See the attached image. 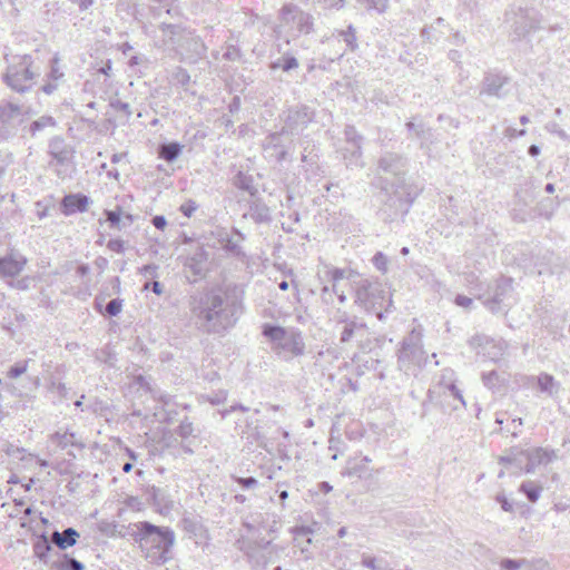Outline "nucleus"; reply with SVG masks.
Returning a JSON list of instances; mask_svg holds the SVG:
<instances>
[{"label":"nucleus","instance_id":"24","mask_svg":"<svg viewBox=\"0 0 570 570\" xmlns=\"http://www.w3.org/2000/svg\"><path fill=\"white\" fill-rule=\"evenodd\" d=\"M59 56L55 53L49 61V71L45 76V83L40 90L46 95H52L59 87V81L65 78V72L59 67Z\"/></svg>","mask_w":570,"mask_h":570},{"label":"nucleus","instance_id":"42","mask_svg":"<svg viewBox=\"0 0 570 570\" xmlns=\"http://www.w3.org/2000/svg\"><path fill=\"white\" fill-rule=\"evenodd\" d=\"M51 543L43 532L38 535L37 541L33 543V553L40 561L47 562L49 552L51 551Z\"/></svg>","mask_w":570,"mask_h":570},{"label":"nucleus","instance_id":"63","mask_svg":"<svg viewBox=\"0 0 570 570\" xmlns=\"http://www.w3.org/2000/svg\"><path fill=\"white\" fill-rule=\"evenodd\" d=\"M387 262V257L382 252H377L372 258L373 265L381 272H386Z\"/></svg>","mask_w":570,"mask_h":570},{"label":"nucleus","instance_id":"64","mask_svg":"<svg viewBox=\"0 0 570 570\" xmlns=\"http://www.w3.org/2000/svg\"><path fill=\"white\" fill-rule=\"evenodd\" d=\"M524 563H525L524 559L515 560V559L505 558V559L501 560L500 566L504 570H518Z\"/></svg>","mask_w":570,"mask_h":570},{"label":"nucleus","instance_id":"2","mask_svg":"<svg viewBox=\"0 0 570 570\" xmlns=\"http://www.w3.org/2000/svg\"><path fill=\"white\" fill-rule=\"evenodd\" d=\"M131 537L150 564L163 566L174 558L176 535L171 528L140 521L134 524Z\"/></svg>","mask_w":570,"mask_h":570},{"label":"nucleus","instance_id":"50","mask_svg":"<svg viewBox=\"0 0 570 570\" xmlns=\"http://www.w3.org/2000/svg\"><path fill=\"white\" fill-rule=\"evenodd\" d=\"M223 59L226 61H244V55L237 43L226 42Z\"/></svg>","mask_w":570,"mask_h":570},{"label":"nucleus","instance_id":"32","mask_svg":"<svg viewBox=\"0 0 570 570\" xmlns=\"http://www.w3.org/2000/svg\"><path fill=\"white\" fill-rule=\"evenodd\" d=\"M183 530L195 539H207V530L202 521L191 515H185L181 519Z\"/></svg>","mask_w":570,"mask_h":570},{"label":"nucleus","instance_id":"17","mask_svg":"<svg viewBox=\"0 0 570 570\" xmlns=\"http://www.w3.org/2000/svg\"><path fill=\"white\" fill-rule=\"evenodd\" d=\"M409 166V157L394 151H384L377 160V167L384 174L396 177L406 175Z\"/></svg>","mask_w":570,"mask_h":570},{"label":"nucleus","instance_id":"56","mask_svg":"<svg viewBox=\"0 0 570 570\" xmlns=\"http://www.w3.org/2000/svg\"><path fill=\"white\" fill-rule=\"evenodd\" d=\"M124 306V299L121 298H114L111 299L106 306L102 315L115 317L117 316Z\"/></svg>","mask_w":570,"mask_h":570},{"label":"nucleus","instance_id":"57","mask_svg":"<svg viewBox=\"0 0 570 570\" xmlns=\"http://www.w3.org/2000/svg\"><path fill=\"white\" fill-rule=\"evenodd\" d=\"M173 79L183 88L190 82V75L187 69L183 67H176L173 72Z\"/></svg>","mask_w":570,"mask_h":570},{"label":"nucleus","instance_id":"36","mask_svg":"<svg viewBox=\"0 0 570 570\" xmlns=\"http://www.w3.org/2000/svg\"><path fill=\"white\" fill-rule=\"evenodd\" d=\"M52 441L60 448L67 449L68 446L77 448L79 450L85 448V444L77 439L73 432H56L52 436Z\"/></svg>","mask_w":570,"mask_h":570},{"label":"nucleus","instance_id":"18","mask_svg":"<svg viewBox=\"0 0 570 570\" xmlns=\"http://www.w3.org/2000/svg\"><path fill=\"white\" fill-rule=\"evenodd\" d=\"M301 145L303 147L301 161L307 178L309 176H320L323 174L324 169L321 163L318 146L309 140H303Z\"/></svg>","mask_w":570,"mask_h":570},{"label":"nucleus","instance_id":"48","mask_svg":"<svg viewBox=\"0 0 570 570\" xmlns=\"http://www.w3.org/2000/svg\"><path fill=\"white\" fill-rule=\"evenodd\" d=\"M109 107L114 109L116 112L121 114V116L119 117L121 125L128 122L132 114L130 105L128 102H125L120 99H112L109 102Z\"/></svg>","mask_w":570,"mask_h":570},{"label":"nucleus","instance_id":"60","mask_svg":"<svg viewBox=\"0 0 570 570\" xmlns=\"http://www.w3.org/2000/svg\"><path fill=\"white\" fill-rule=\"evenodd\" d=\"M33 282V278L31 276H23L19 279L10 278L8 284L18 291H28L30 288L31 283Z\"/></svg>","mask_w":570,"mask_h":570},{"label":"nucleus","instance_id":"41","mask_svg":"<svg viewBox=\"0 0 570 570\" xmlns=\"http://www.w3.org/2000/svg\"><path fill=\"white\" fill-rule=\"evenodd\" d=\"M56 570H83L85 566L68 553H62L52 564Z\"/></svg>","mask_w":570,"mask_h":570},{"label":"nucleus","instance_id":"7","mask_svg":"<svg viewBox=\"0 0 570 570\" xmlns=\"http://www.w3.org/2000/svg\"><path fill=\"white\" fill-rule=\"evenodd\" d=\"M354 303L367 313H373L380 321L384 317V305H392V301L387 297V293L381 287V284L372 282L367 278H360L354 282Z\"/></svg>","mask_w":570,"mask_h":570},{"label":"nucleus","instance_id":"6","mask_svg":"<svg viewBox=\"0 0 570 570\" xmlns=\"http://www.w3.org/2000/svg\"><path fill=\"white\" fill-rule=\"evenodd\" d=\"M237 548L244 553L252 570H266L268 564L276 562L281 552L285 550L284 547L264 538L237 540Z\"/></svg>","mask_w":570,"mask_h":570},{"label":"nucleus","instance_id":"12","mask_svg":"<svg viewBox=\"0 0 570 570\" xmlns=\"http://www.w3.org/2000/svg\"><path fill=\"white\" fill-rule=\"evenodd\" d=\"M281 22L291 31L293 39L301 35H309L314 29V18L311 13L301 10L296 4L286 3L281 9Z\"/></svg>","mask_w":570,"mask_h":570},{"label":"nucleus","instance_id":"62","mask_svg":"<svg viewBox=\"0 0 570 570\" xmlns=\"http://www.w3.org/2000/svg\"><path fill=\"white\" fill-rule=\"evenodd\" d=\"M232 478L244 490L255 489L258 485V481L254 476L243 478L233 475Z\"/></svg>","mask_w":570,"mask_h":570},{"label":"nucleus","instance_id":"39","mask_svg":"<svg viewBox=\"0 0 570 570\" xmlns=\"http://www.w3.org/2000/svg\"><path fill=\"white\" fill-rule=\"evenodd\" d=\"M175 433L183 440H197L199 435V430H197L193 422L185 417L180 421L179 425L175 429Z\"/></svg>","mask_w":570,"mask_h":570},{"label":"nucleus","instance_id":"8","mask_svg":"<svg viewBox=\"0 0 570 570\" xmlns=\"http://www.w3.org/2000/svg\"><path fill=\"white\" fill-rule=\"evenodd\" d=\"M381 200L387 205L394 215L407 214L417 196V189L406 180H381Z\"/></svg>","mask_w":570,"mask_h":570},{"label":"nucleus","instance_id":"34","mask_svg":"<svg viewBox=\"0 0 570 570\" xmlns=\"http://www.w3.org/2000/svg\"><path fill=\"white\" fill-rule=\"evenodd\" d=\"M246 433L248 438L252 439L253 442L257 443V446L264 449L268 453H273V444L261 432L258 425H253V422L247 420L246 422Z\"/></svg>","mask_w":570,"mask_h":570},{"label":"nucleus","instance_id":"30","mask_svg":"<svg viewBox=\"0 0 570 570\" xmlns=\"http://www.w3.org/2000/svg\"><path fill=\"white\" fill-rule=\"evenodd\" d=\"M80 534L75 528H66L62 532L55 530L51 534V541L55 543L61 551L67 550L68 548L73 547L77 543Z\"/></svg>","mask_w":570,"mask_h":570},{"label":"nucleus","instance_id":"46","mask_svg":"<svg viewBox=\"0 0 570 570\" xmlns=\"http://www.w3.org/2000/svg\"><path fill=\"white\" fill-rule=\"evenodd\" d=\"M417 139H420V148L423 150H430L433 145L439 142L436 134L430 127L420 129V132H417Z\"/></svg>","mask_w":570,"mask_h":570},{"label":"nucleus","instance_id":"35","mask_svg":"<svg viewBox=\"0 0 570 570\" xmlns=\"http://www.w3.org/2000/svg\"><path fill=\"white\" fill-rule=\"evenodd\" d=\"M268 68L272 71L281 69L284 72H289L298 68V60L293 53L285 52L278 59L271 61Z\"/></svg>","mask_w":570,"mask_h":570},{"label":"nucleus","instance_id":"4","mask_svg":"<svg viewBox=\"0 0 570 570\" xmlns=\"http://www.w3.org/2000/svg\"><path fill=\"white\" fill-rule=\"evenodd\" d=\"M262 334L271 342L272 351L284 361L302 356L305 352V342L298 330L265 323Z\"/></svg>","mask_w":570,"mask_h":570},{"label":"nucleus","instance_id":"13","mask_svg":"<svg viewBox=\"0 0 570 570\" xmlns=\"http://www.w3.org/2000/svg\"><path fill=\"white\" fill-rule=\"evenodd\" d=\"M512 79L508 73L499 69H489L483 75L479 96H487L502 100L510 95Z\"/></svg>","mask_w":570,"mask_h":570},{"label":"nucleus","instance_id":"59","mask_svg":"<svg viewBox=\"0 0 570 570\" xmlns=\"http://www.w3.org/2000/svg\"><path fill=\"white\" fill-rule=\"evenodd\" d=\"M28 363H29V360H26V361L18 362L14 365L10 366L8 372H7V376L9 379H17V377H19L20 375L26 373V371L28 368Z\"/></svg>","mask_w":570,"mask_h":570},{"label":"nucleus","instance_id":"28","mask_svg":"<svg viewBox=\"0 0 570 570\" xmlns=\"http://www.w3.org/2000/svg\"><path fill=\"white\" fill-rule=\"evenodd\" d=\"M445 28H449L445 19L442 17L436 18L431 24H425L421 31L420 36L424 42L436 43L444 35Z\"/></svg>","mask_w":570,"mask_h":570},{"label":"nucleus","instance_id":"25","mask_svg":"<svg viewBox=\"0 0 570 570\" xmlns=\"http://www.w3.org/2000/svg\"><path fill=\"white\" fill-rule=\"evenodd\" d=\"M32 63L33 61L30 55L20 56L17 62L10 63L7 67V70L3 75L7 76V79H12L13 77H23L24 80H33L38 73L31 70Z\"/></svg>","mask_w":570,"mask_h":570},{"label":"nucleus","instance_id":"1","mask_svg":"<svg viewBox=\"0 0 570 570\" xmlns=\"http://www.w3.org/2000/svg\"><path fill=\"white\" fill-rule=\"evenodd\" d=\"M244 292L236 285L224 289L197 292L190 295L188 307L199 326L208 334H223L233 328L244 312Z\"/></svg>","mask_w":570,"mask_h":570},{"label":"nucleus","instance_id":"52","mask_svg":"<svg viewBox=\"0 0 570 570\" xmlns=\"http://www.w3.org/2000/svg\"><path fill=\"white\" fill-rule=\"evenodd\" d=\"M187 49L193 53L194 58H202L205 56L207 48L199 37H194L187 40Z\"/></svg>","mask_w":570,"mask_h":570},{"label":"nucleus","instance_id":"61","mask_svg":"<svg viewBox=\"0 0 570 570\" xmlns=\"http://www.w3.org/2000/svg\"><path fill=\"white\" fill-rule=\"evenodd\" d=\"M361 3H366L367 9H374L379 13H384L389 7V0H357Z\"/></svg>","mask_w":570,"mask_h":570},{"label":"nucleus","instance_id":"10","mask_svg":"<svg viewBox=\"0 0 570 570\" xmlns=\"http://www.w3.org/2000/svg\"><path fill=\"white\" fill-rule=\"evenodd\" d=\"M316 119V109L306 104L288 106L279 114L283 127L291 134L299 136Z\"/></svg>","mask_w":570,"mask_h":570},{"label":"nucleus","instance_id":"26","mask_svg":"<svg viewBox=\"0 0 570 570\" xmlns=\"http://www.w3.org/2000/svg\"><path fill=\"white\" fill-rule=\"evenodd\" d=\"M371 461L366 455L352 458L346 462L342 474L348 478L367 479L371 476L368 468Z\"/></svg>","mask_w":570,"mask_h":570},{"label":"nucleus","instance_id":"38","mask_svg":"<svg viewBox=\"0 0 570 570\" xmlns=\"http://www.w3.org/2000/svg\"><path fill=\"white\" fill-rule=\"evenodd\" d=\"M343 134L344 140L348 145L347 148L356 149V153L360 154V149H363L364 136L356 130L354 125H346Z\"/></svg>","mask_w":570,"mask_h":570},{"label":"nucleus","instance_id":"53","mask_svg":"<svg viewBox=\"0 0 570 570\" xmlns=\"http://www.w3.org/2000/svg\"><path fill=\"white\" fill-rule=\"evenodd\" d=\"M207 137V132L204 130L195 129L186 130L184 134V144L185 146H189V149L193 148V145L199 140H204Z\"/></svg>","mask_w":570,"mask_h":570},{"label":"nucleus","instance_id":"14","mask_svg":"<svg viewBox=\"0 0 570 570\" xmlns=\"http://www.w3.org/2000/svg\"><path fill=\"white\" fill-rule=\"evenodd\" d=\"M337 332L341 344L347 345L355 342L362 352L371 351L370 328L363 318L353 315V320L337 330Z\"/></svg>","mask_w":570,"mask_h":570},{"label":"nucleus","instance_id":"45","mask_svg":"<svg viewBox=\"0 0 570 570\" xmlns=\"http://www.w3.org/2000/svg\"><path fill=\"white\" fill-rule=\"evenodd\" d=\"M336 32L337 37L345 42L348 50L356 51L358 49L356 29L353 24H348L345 30H337Z\"/></svg>","mask_w":570,"mask_h":570},{"label":"nucleus","instance_id":"15","mask_svg":"<svg viewBox=\"0 0 570 570\" xmlns=\"http://www.w3.org/2000/svg\"><path fill=\"white\" fill-rule=\"evenodd\" d=\"M23 121L22 105L7 101L0 104V135L4 138L14 136Z\"/></svg>","mask_w":570,"mask_h":570},{"label":"nucleus","instance_id":"29","mask_svg":"<svg viewBox=\"0 0 570 570\" xmlns=\"http://www.w3.org/2000/svg\"><path fill=\"white\" fill-rule=\"evenodd\" d=\"M146 500L149 504L154 505L158 511L171 508V501L166 490L151 485L145 490Z\"/></svg>","mask_w":570,"mask_h":570},{"label":"nucleus","instance_id":"47","mask_svg":"<svg viewBox=\"0 0 570 570\" xmlns=\"http://www.w3.org/2000/svg\"><path fill=\"white\" fill-rule=\"evenodd\" d=\"M520 491L527 497V499L534 503L539 500L542 487L533 481H524L520 485Z\"/></svg>","mask_w":570,"mask_h":570},{"label":"nucleus","instance_id":"55","mask_svg":"<svg viewBox=\"0 0 570 570\" xmlns=\"http://www.w3.org/2000/svg\"><path fill=\"white\" fill-rule=\"evenodd\" d=\"M334 323V328L337 331L345 324H347L351 320H353V316H351L346 311L343 309H336L331 318Z\"/></svg>","mask_w":570,"mask_h":570},{"label":"nucleus","instance_id":"19","mask_svg":"<svg viewBox=\"0 0 570 570\" xmlns=\"http://www.w3.org/2000/svg\"><path fill=\"white\" fill-rule=\"evenodd\" d=\"M512 292V279L502 277L497 282L493 295L485 301V305L493 313L501 312L503 306H508L507 301L511 298Z\"/></svg>","mask_w":570,"mask_h":570},{"label":"nucleus","instance_id":"37","mask_svg":"<svg viewBox=\"0 0 570 570\" xmlns=\"http://www.w3.org/2000/svg\"><path fill=\"white\" fill-rule=\"evenodd\" d=\"M232 232L237 239L227 236L226 239H224V248L236 257H244L245 253L242 249L240 242L245 239V235L237 228H233Z\"/></svg>","mask_w":570,"mask_h":570},{"label":"nucleus","instance_id":"11","mask_svg":"<svg viewBox=\"0 0 570 570\" xmlns=\"http://www.w3.org/2000/svg\"><path fill=\"white\" fill-rule=\"evenodd\" d=\"M423 362L422 334L420 331L412 330L409 335L402 340L397 351L399 368L407 372L412 366H420Z\"/></svg>","mask_w":570,"mask_h":570},{"label":"nucleus","instance_id":"3","mask_svg":"<svg viewBox=\"0 0 570 570\" xmlns=\"http://www.w3.org/2000/svg\"><path fill=\"white\" fill-rule=\"evenodd\" d=\"M235 187L243 193L239 200L248 204V212L243 218H250L255 224H271L273 220L271 207L267 204L265 194L271 197V191L261 180H235Z\"/></svg>","mask_w":570,"mask_h":570},{"label":"nucleus","instance_id":"20","mask_svg":"<svg viewBox=\"0 0 570 570\" xmlns=\"http://www.w3.org/2000/svg\"><path fill=\"white\" fill-rule=\"evenodd\" d=\"M470 345L481 347V353L491 361H498L503 356L507 343L502 340L495 341L484 335H475L470 340Z\"/></svg>","mask_w":570,"mask_h":570},{"label":"nucleus","instance_id":"54","mask_svg":"<svg viewBox=\"0 0 570 570\" xmlns=\"http://www.w3.org/2000/svg\"><path fill=\"white\" fill-rule=\"evenodd\" d=\"M521 450L513 449L508 455L501 456L499 462L501 464H515L521 469L522 463L525 461L524 456H520L519 452Z\"/></svg>","mask_w":570,"mask_h":570},{"label":"nucleus","instance_id":"51","mask_svg":"<svg viewBox=\"0 0 570 570\" xmlns=\"http://www.w3.org/2000/svg\"><path fill=\"white\" fill-rule=\"evenodd\" d=\"M106 220L109 223L110 228L121 230V206H116L115 209H105Z\"/></svg>","mask_w":570,"mask_h":570},{"label":"nucleus","instance_id":"43","mask_svg":"<svg viewBox=\"0 0 570 570\" xmlns=\"http://www.w3.org/2000/svg\"><path fill=\"white\" fill-rule=\"evenodd\" d=\"M531 380H537L538 386L542 393L553 395V393L558 391V383L554 377L548 373H541L537 377H531Z\"/></svg>","mask_w":570,"mask_h":570},{"label":"nucleus","instance_id":"58","mask_svg":"<svg viewBox=\"0 0 570 570\" xmlns=\"http://www.w3.org/2000/svg\"><path fill=\"white\" fill-rule=\"evenodd\" d=\"M556 206L557 204L552 198H546L541 200L538 208L539 215L547 218L550 217L556 209Z\"/></svg>","mask_w":570,"mask_h":570},{"label":"nucleus","instance_id":"23","mask_svg":"<svg viewBox=\"0 0 570 570\" xmlns=\"http://www.w3.org/2000/svg\"><path fill=\"white\" fill-rule=\"evenodd\" d=\"M91 203V198L83 194H68L61 199L60 209L65 216H71L77 213H85Z\"/></svg>","mask_w":570,"mask_h":570},{"label":"nucleus","instance_id":"5","mask_svg":"<svg viewBox=\"0 0 570 570\" xmlns=\"http://www.w3.org/2000/svg\"><path fill=\"white\" fill-rule=\"evenodd\" d=\"M504 22L509 28L511 42L524 40L541 28L539 12L528 6L510 4L504 12Z\"/></svg>","mask_w":570,"mask_h":570},{"label":"nucleus","instance_id":"27","mask_svg":"<svg viewBox=\"0 0 570 570\" xmlns=\"http://www.w3.org/2000/svg\"><path fill=\"white\" fill-rule=\"evenodd\" d=\"M184 148L185 144L183 142L176 140H165L158 144L157 155L160 159L167 163H174L180 157Z\"/></svg>","mask_w":570,"mask_h":570},{"label":"nucleus","instance_id":"33","mask_svg":"<svg viewBox=\"0 0 570 570\" xmlns=\"http://www.w3.org/2000/svg\"><path fill=\"white\" fill-rule=\"evenodd\" d=\"M207 261V253L199 248L193 256L188 257L185 267L191 272L195 277H200L205 272V263Z\"/></svg>","mask_w":570,"mask_h":570},{"label":"nucleus","instance_id":"40","mask_svg":"<svg viewBox=\"0 0 570 570\" xmlns=\"http://www.w3.org/2000/svg\"><path fill=\"white\" fill-rule=\"evenodd\" d=\"M57 120L49 115H43L38 119L32 120L28 126V131L32 137H36L39 132L48 127H56Z\"/></svg>","mask_w":570,"mask_h":570},{"label":"nucleus","instance_id":"44","mask_svg":"<svg viewBox=\"0 0 570 570\" xmlns=\"http://www.w3.org/2000/svg\"><path fill=\"white\" fill-rule=\"evenodd\" d=\"M3 82L11 88L13 91L19 94L28 92L32 89V80H24L23 77H13L12 79H7L6 75H2Z\"/></svg>","mask_w":570,"mask_h":570},{"label":"nucleus","instance_id":"22","mask_svg":"<svg viewBox=\"0 0 570 570\" xmlns=\"http://www.w3.org/2000/svg\"><path fill=\"white\" fill-rule=\"evenodd\" d=\"M27 262V258L19 253H10L0 257V277L14 278L24 269Z\"/></svg>","mask_w":570,"mask_h":570},{"label":"nucleus","instance_id":"9","mask_svg":"<svg viewBox=\"0 0 570 570\" xmlns=\"http://www.w3.org/2000/svg\"><path fill=\"white\" fill-rule=\"evenodd\" d=\"M295 137L283 126L279 130L269 131L262 140L264 157L276 164L293 161L296 149Z\"/></svg>","mask_w":570,"mask_h":570},{"label":"nucleus","instance_id":"49","mask_svg":"<svg viewBox=\"0 0 570 570\" xmlns=\"http://www.w3.org/2000/svg\"><path fill=\"white\" fill-rule=\"evenodd\" d=\"M363 149H360V154L356 153V149L353 148H345V151L343 153V157L345 160V165L348 168L353 167H363Z\"/></svg>","mask_w":570,"mask_h":570},{"label":"nucleus","instance_id":"21","mask_svg":"<svg viewBox=\"0 0 570 570\" xmlns=\"http://www.w3.org/2000/svg\"><path fill=\"white\" fill-rule=\"evenodd\" d=\"M520 456H524L525 466L524 470L527 473H531L539 465H547L557 459V453L554 450H549L544 448H534L532 450H525L519 452Z\"/></svg>","mask_w":570,"mask_h":570},{"label":"nucleus","instance_id":"31","mask_svg":"<svg viewBox=\"0 0 570 570\" xmlns=\"http://www.w3.org/2000/svg\"><path fill=\"white\" fill-rule=\"evenodd\" d=\"M325 268V277L330 283H340L341 281L346 279L350 282L351 286H353L356 278L360 277L358 273L350 268H340L328 265H326Z\"/></svg>","mask_w":570,"mask_h":570},{"label":"nucleus","instance_id":"16","mask_svg":"<svg viewBox=\"0 0 570 570\" xmlns=\"http://www.w3.org/2000/svg\"><path fill=\"white\" fill-rule=\"evenodd\" d=\"M49 155L52 158V161L56 163L57 166L65 167V170L58 169V175H63L62 178L68 176L67 170L71 168V163L73 158L75 150L71 145L67 144L65 138L61 136H55L49 140Z\"/></svg>","mask_w":570,"mask_h":570}]
</instances>
